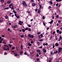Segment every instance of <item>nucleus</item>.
<instances>
[{
    "label": "nucleus",
    "mask_w": 62,
    "mask_h": 62,
    "mask_svg": "<svg viewBox=\"0 0 62 62\" xmlns=\"http://www.w3.org/2000/svg\"><path fill=\"white\" fill-rule=\"evenodd\" d=\"M11 52H12V53H14V54L15 56H19V55H17V54L14 53V51H11Z\"/></svg>",
    "instance_id": "f257e3e1"
},
{
    "label": "nucleus",
    "mask_w": 62,
    "mask_h": 62,
    "mask_svg": "<svg viewBox=\"0 0 62 62\" xmlns=\"http://www.w3.org/2000/svg\"><path fill=\"white\" fill-rule=\"evenodd\" d=\"M23 23V22H22L21 21H20L19 23V24H20V25H22V24Z\"/></svg>",
    "instance_id": "f03ea898"
},
{
    "label": "nucleus",
    "mask_w": 62,
    "mask_h": 62,
    "mask_svg": "<svg viewBox=\"0 0 62 62\" xmlns=\"http://www.w3.org/2000/svg\"><path fill=\"white\" fill-rule=\"evenodd\" d=\"M55 46H59V44L58 43H56L55 44H54Z\"/></svg>",
    "instance_id": "7ed1b4c3"
},
{
    "label": "nucleus",
    "mask_w": 62,
    "mask_h": 62,
    "mask_svg": "<svg viewBox=\"0 0 62 62\" xmlns=\"http://www.w3.org/2000/svg\"><path fill=\"white\" fill-rule=\"evenodd\" d=\"M18 27V25H16L15 26H13V27L14 28H16V27Z\"/></svg>",
    "instance_id": "20e7f679"
},
{
    "label": "nucleus",
    "mask_w": 62,
    "mask_h": 62,
    "mask_svg": "<svg viewBox=\"0 0 62 62\" xmlns=\"http://www.w3.org/2000/svg\"><path fill=\"white\" fill-rule=\"evenodd\" d=\"M32 7H35L36 6V4L34 3H32Z\"/></svg>",
    "instance_id": "39448f33"
},
{
    "label": "nucleus",
    "mask_w": 62,
    "mask_h": 62,
    "mask_svg": "<svg viewBox=\"0 0 62 62\" xmlns=\"http://www.w3.org/2000/svg\"><path fill=\"white\" fill-rule=\"evenodd\" d=\"M10 3H11V1L10 0H9L7 2V3L8 4H10Z\"/></svg>",
    "instance_id": "423d86ee"
},
{
    "label": "nucleus",
    "mask_w": 62,
    "mask_h": 62,
    "mask_svg": "<svg viewBox=\"0 0 62 62\" xmlns=\"http://www.w3.org/2000/svg\"><path fill=\"white\" fill-rule=\"evenodd\" d=\"M43 52H44L45 53H46V49H45V48H43Z\"/></svg>",
    "instance_id": "0eeeda50"
},
{
    "label": "nucleus",
    "mask_w": 62,
    "mask_h": 62,
    "mask_svg": "<svg viewBox=\"0 0 62 62\" xmlns=\"http://www.w3.org/2000/svg\"><path fill=\"white\" fill-rule=\"evenodd\" d=\"M37 52L38 53H39V52H41L40 50L39 49H37L36 50Z\"/></svg>",
    "instance_id": "6e6552de"
},
{
    "label": "nucleus",
    "mask_w": 62,
    "mask_h": 62,
    "mask_svg": "<svg viewBox=\"0 0 62 62\" xmlns=\"http://www.w3.org/2000/svg\"><path fill=\"white\" fill-rule=\"evenodd\" d=\"M25 2V1H23L22 2V4L23 5H24L26 3Z\"/></svg>",
    "instance_id": "1a4fd4ad"
},
{
    "label": "nucleus",
    "mask_w": 62,
    "mask_h": 62,
    "mask_svg": "<svg viewBox=\"0 0 62 62\" xmlns=\"http://www.w3.org/2000/svg\"><path fill=\"white\" fill-rule=\"evenodd\" d=\"M3 49L4 50H5V51H7V47H4L3 48Z\"/></svg>",
    "instance_id": "9d476101"
},
{
    "label": "nucleus",
    "mask_w": 62,
    "mask_h": 62,
    "mask_svg": "<svg viewBox=\"0 0 62 62\" xmlns=\"http://www.w3.org/2000/svg\"><path fill=\"white\" fill-rule=\"evenodd\" d=\"M1 7L2 8H5L6 7V6L4 5H1Z\"/></svg>",
    "instance_id": "9b49d317"
},
{
    "label": "nucleus",
    "mask_w": 62,
    "mask_h": 62,
    "mask_svg": "<svg viewBox=\"0 0 62 62\" xmlns=\"http://www.w3.org/2000/svg\"><path fill=\"white\" fill-rule=\"evenodd\" d=\"M23 6H24V7H27V4H26V3L24 4Z\"/></svg>",
    "instance_id": "f8f14e48"
},
{
    "label": "nucleus",
    "mask_w": 62,
    "mask_h": 62,
    "mask_svg": "<svg viewBox=\"0 0 62 62\" xmlns=\"http://www.w3.org/2000/svg\"><path fill=\"white\" fill-rule=\"evenodd\" d=\"M7 30H8V31H9L10 32H12V31H10V29H9V28H8V29Z\"/></svg>",
    "instance_id": "ddd939ff"
},
{
    "label": "nucleus",
    "mask_w": 62,
    "mask_h": 62,
    "mask_svg": "<svg viewBox=\"0 0 62 62\" xmlns=\"http://www.w3.org/2000/svg\"><path fill=\"white\" fill-rule=\"evenodd\" d=\"M49 2L51 5H53V2L51 1H49Z\"/></svg>",
    "instance_id": "4468645a"
},
{
    "label": "nucleus",
    "mask_w": 62,
    "mask_h": 62,
    "mask_svg": "<svg viewBox=\"0 0 62 62\" xmlns=\"http://www.w3.org/2000/svg\"><path fill=\"white\" fill-rule=\"evenodd\" d=\"M31 31V29L30 28H29L28 29V31L30 32V31Z\"/></svg>",
    "instance_id": "2eb2a0df"
},
{
    "label": "nucleus",
    "mask_w": 62,
    "mask_h": 62,
    "mask_svg": "<svg viewBox=\"0 0 62 62\" xmlns=\"http://www.w3.org/2000/svg\"><path fill=\"white\" fill-rule=\"evenodd\" d=\"M38 13H39V14H40V12H40V10H38Z\"/></svg>",
    "instance_id": "dca6fc26"
},
{
    "label": "nucleus",
    "mask_w": 62,
    "mask_h": 62,
    "mask_svg": "<svg viewBox=\"0 0 62 62\" xmlns=\"http://www.w3.org/2000/svg\"><path fill=\"white\" fill-rule=\"evenodd\" d=\"M31 34H28V37H29V38H31Z\"/></svg>",
    "instance_id": "f3484780"
},
{
    "label": "nucleus",
    "mask_w": 62,
    "mask_h": 62,
    "mask_svg": "<svg viewBox=\"0 0 62 62\" xmlns=\"http://www.w3.org/2000/svg\"><path fill=\"white\" fill-rule=\"evenodd\" d=\"M57 52H58V51H57L55 52H54V53L53 54H57Z\"/></svg>",
    "instance_id": "a211bd4d"
},
{
    "label": "nucleus",
    "mask_w": 62,
    "mask_h": 62,
    "mask_svg": "<svg viewBox=\"0 0 62 62\" xmlns=\"http://www.w3.org/2000/svg\"><path fill=\"white\" fill-rule=\"evenodd\" d=\"M23 51H21L20 53V54L21 55V54H23Z\"/></svg>",
    "instance_id": "6ab92c4d"
},
{
    "label": "nucleus",
    "mask_w": 62,
    "mask_h": 62,
    "mask_svg": "<svg viewBox=\"0 0 62 62\" xmlns=\"http://www.w3.org/2000/svg\"><path fill=\"white\" fill-rule=\"evenodd\" d=\"M16 18H17V19H19V18H20V17L19 16H16Z\"/></svg>",
    "instance_id": "aec40b11"
},
{
    "label": "nucleus",
    "mask_w": 62,
    "mask_h": 62,
    "mask_svg": "<svg viewBox=\"0 0 62 62\" xmlns=\"http://www.w3.org/2000/svg\"><path fill=\"white\" fill-rule=\"evenodd\" d=\"M8 46H9V47L10 48H11V46H12V45H10V44H8Z\"/></svg>",
    "instance_id": "412c9836"
},
{
    "label": "nucleus",
    "mask_w": 62,
    "mask_h": 62,
    "mask_svg": "<svg viewBox=\"0 0 62 62\" xmlns=\"http://www.w3.org/2000/svg\"><path fill=\"white\" fill-rule=\"evenodd\" d=\"M53 23V20H52V21H51L50 22H49V23L51 24V23Z\"/></svg>",
    "instance_id": "4be33fe9"
},
{
    "label": "nucleus",
    "mask_w": 62,
    "mask_h": 62,
    "mask_svg": "<svg viewBox=\"0 0 62 62\" xmlns=\"http://www.w3.org/2000/svg\"><path fill=\"white\" fill-rule=\"evenodd\" d=\"M39 9H41V5H40V4H39Z\"/></svg>",
    "instance_id": "5701e85b"
},
{
    "label": "nucleus",
    "mask_w": 62,
    "mask_h": 62,
    "mask_svg": "<svg viewBox=\"0 0 62 62\" xmlns=\"http://www.w3.org/2000/svg\"><path fill=\"white\" fill-rule=\"evenodd\" d=\"M31 37L32 39H33V38L34 37V36L33 35H31Z\"/></svg>",
    "instance_id": "b1692460"
},
{
    "label": "nucleus",
    "mask_w": 62,
    "mask_h": 62,
    "mask_svg": "<svg viewBox=\"0 0 62 62\" xmlns=\"http://www.w3.org/2000/svg\"><path fill=\"white\" fill-rule=\"evenodd\" d=\"M32 44H31L29 43L28 44V45L29 46H32Z\"/></svg>",
    "instance_id": "393cba45"
},
{
    "label": "nucleus",
    "mask_w": 62,
    "mask_h": 62,
    "mask_svg": "<svg viewBox=\"0 0 62 62\" xmlns=\"http://www.w3.org/2000/svg\"><path fill=\"white\" fill-rule=\"evenodd\" d=\"M52 46H53V48H54V43L53 44V45H52Z\"/></svg>",
    "instance_id": "a878e982"
},
{
    "label": "nucleus",
    "mask_w": 62,
    "mask_h": 62,
    "mask_svg": "<svg viewBox=\"0 0 62 62\" xmlns=\"http://www.w3.org/2000/svg\"><path fill=\"white\" fill-rule=\"evenodd\" d=\"M5 18L7 19H8V16H5Z\"/></svg>",
    "instance_id": "bb28decb"
},
{
    "label": "nucleus",
    "mask_w": 62,
    "mask_h": 62,
    "mask_svg": "<svg viewBox=\"0 0 62 62\" xmlns=\"http://www.w3.org/2000/svg\"><path fill=\"white\" fill-rule=\"evenodd\" d=\"M9 8L8 7H7L6 8H4L5 9H8Z\"/></svg>",
    "instance_id": "cd10ccee"
},
{
    "label": "nucleus",
    "mask_w": 62,
    "mask_h": 62,
    "mask_svg": "<svg viewBox=\"0 0 62 62\" xmlns=\"http://www.w3.org/2000/svg\"><path fill=\"white\" fill-rule=\"evenodd\" d=\"M56 31L57 33H58L59 32V30H56Z\"/></svg>",
    "instance_id": "c85d7f7f"
},
{
    "label": "nucleus",
    "mask_w": 62,
    "mask_h": 62,
    "mask_svg": "<svg viewBox=\"0 0 62 62\" xmlns=\"http://www.w3.org/2000/svg\"><path fill=\"white\" fill-rule=\"evenodd\" d=\"M22 30L23 32H25V30L24 29H22Z\"/></svg>",
    "instance_id": "c756f323"
},
{
    "label": "nucleus",
    "mask_w": 62,
    "mask_h": 62,
    "mask_svg": "<svg viewBox=\"0 0 62 62\" xmlns=\"http://www.w3.org/2000/svg\"><path fill=\"white\" fill-rule=\"evenodd\" d=\"M58 50H62V48H61V47H59L58 48Z\"/></svg>",
    "instance_id": "7c9ffc66"
},
{
    "label": "nucleus",
    "mask_w": 62,
    "mask_h": 62,
    "mask_svg": "<svg viewBox=\"0 0 62 62\" xmlns=\"http://www.w3.org/2000/svg\"><path fill=\"white\" fill-rule=\"evenodd\" d=\"M7 50H8V51H9V47L8 46V47H7Z\"/></svg>",
    "instance_id": "2f4dec72"
},
{
    "label": "nucleus",
    "mask_w": 62,
    "mask_h": 62,
    "mask_svg": "<svg viewBox=\"0 0 62 62\" xmlns=\"http://www.w3.org/2000/svg\"><path fill=\"white\" fill-rule=\"evenodd\" d=\"M43 39H40L39 40V41H42L43 40Z\"/></svg>",
    "instance_id": "473e14b6"
},
{
    "label": "nucleus",
    "mask_w": 62,
    "mask_h": 62,
    "mask_svg": "<svg viewBox=\"0 0 62 62\" xmlns=\"http://www.w3.org/2000/svg\"><path fill=\"white\" fill-rule=\"evenodd\" d=\"M56 18H57V19H58V17H59V15H57L56 16Z\"/></svg>",
    "instance_id": "72a5a7b5"
},
{
    "label": "nucleus",
    "mask_w": 62,
    "mask_h": 62,
    "mask_svg": "<svg viewBox=\"0 0 62 62\" xmlns=\"http://www.w3.org/2000/svg\"><path fill=\"white\" fill-rule=\"evenodd\" d=\"M21 38H23L24 37V35H21Z\"/></svg>",
    "instance_id": "f704fd0d"
},
{
    "label": "nucleus",
    "mask_w": 62,
    "mask_h": 62,
    "mask_svg": "<svg viewBox=\"0 0 62 62\" xmlns=\"http://www.w3.org/2000/svg\"><path fill=\"white\" fill-rule=\"evenodd\" d=\"M1 1V2H2V3H4V0H0Z\"/></svg>",
    "instance_id": "c9c22d12"
},
{
    "label": "nucleus",
    "mask_w": 62,
    "mask_h": 62,
    "mask_svg": "<svg viewBox=\"0 0 62 62\" xmlns=\"http://www.w3.org/2000/svg\"><path fill=\"white\" fill-rule=\"evenodd\" d=\"M37 43L38 44V46H39V44H40V43L39 42H38Z\"/></svg>",
    "instance_id": "e433bc0d"
},
{
    "label": "nucleus",
    "mask_w": 62,
    "mask_h": 62,
    "mask_svg": "<svg viewBox=\"0 0 62 62\" xmlns=\"http://www.w3.org/2000/svg\"><path fill=\"white\" fill-rule=\"evenodd\" d=\"M59 39H62V38L61 36H60L59 37Z\"/></svg>",
    "instance_id": "4c0bfd02"
},
{
    "label": "nucleus",
    "mask_w": 62,
    "mask_h": 62,
    "mask_svg": "<svg viewBox=\"0 0 62 62\" xmlns=\"http://www.w3.org/2000/svg\"><path fill=\"white\" fill-rule=\"evenodd\" d=\"M40 33H41L40 32H37V34L38 35H39V34H40Z\"/></svg>",
    "instance_id": "58836bf2"
},
{
    "label": "nucleus",
    "mask_w": 62,
    "mask_h": 62,
    "mask_svg": "<svg viewBox=\"0 0 62 62\" xmlns=\"http://www.w3.org/2000/svg\"><path fill=\"white\" fill-rule=\"evenodd\" d=\"M24 54H25V55H27V54L26 53V52H25L24 53Z\"/></svg>",
    "instance_id": "ea45409f"
},
{
    "label": "nucleus",
    "mask_w": 62,
    "mask_h": 62,
    "mask_svg": "<svg viewBox=\"0 0 62 62\" xmlns=\"http://www.w3.org/2000/svg\"><path fill=\"white\" fill-rule=\"evenodd\" d=\"M28 28H26L25 29V30H28Z\"/></svg>",
    "instance_id": "a19ab883"
},
{
    "label": "nucleus",
    "mask_w": 62,
    "mask_h": 62,
    "mask_svg": "<svg viewBox=\"0 0 62 62\" xmlns=\"http://www.w3.org/2000/svg\"><path fill=\"white\" fill-rule=\"evenodd\" d=\"M13 12H14V13H17L15 11V10L13 11Z\"/></svg>",
    "instance_id": "79ce46f5"
},
{
    "label": "nucleus",
    "mask_w": 62,
    "mask_h": 62,
    "mask_svg": "<svg viewBox=\"0 0 62 62\" xmlns=\"http://www.w3.org/2000/svg\"><path fill=\"white\" fill-rule=\"evenodd\" d=\"M55 31H54L53 32V35H54V34H55Z\"/></svg>",
    "instance_id": "37998d69"
},
{
    "label": "nucleus",
    "mask_w": 62,
    "mask_h": 62,
    "mask_svg": "<svg viewBox=\"0 0 62 62\" xmlns=\"http://www.w3.org/2000/svg\"><path fill=\"white\" fill-rule=\"evenodd\" d=\"M39 49H41L42 48V46H40L39 47Z\"/></svg>",
    "instance_id": "c03bdc74"
},
{
    "label": "nucleus",
    "mask_w": 62,
    "mask_h": 62,
    "mask_svg": "<svg viewBox=\"0 0 62 62\" xmlns=\"http://www.w3.org/2000/svg\"><path fill=\"white\" fill-rule=\"evenodd\" d=\"M4 54V55H7V52H5Z\"/></svg>",
    "instance_id": "a18cd8bd"
},
{
    "label": "nucleus",
    "mask_w": 62,
    "mask_h": 62,
    "mask_svg": "<svg viewBox=\"0 0 62 62\" xmlns=\"http://www.w3.org/2000/svg\"><path fill=\"white\" fill-rule=\"evenodd\" d=\"M15 49V47L13 46L12 47V49Z\"/></svg>",
    "instance_id": "49530a36"
},
{
    "label": "nucleus",
    "mask_w": 62,
    "mask_h": 62,
    "mask_svg": "<svg viewBox=\"0 0 62 62\" xmlns=\"http://www.w3.org/2000/svg\"><path fill=\"white\" fill-rule=\"evenodd\" d=\"M3 22V20H0V23H1Z\"/></svg>",
    "instance_id": "de8ad7c7"
},
{
    "label": "nucleus",
    "mask_w": 62,
    "mask_h": 62,
    "mask_svg": "<svg viewBox=\"0 0 62 62\" xmlns=\"http://www.w3.org/2000/svg\"><path fill=\"white\" fill-rule=\"evenodd\" d=\"M59 34H61V33H62V32H61V31H59Z\"/></svg>",
    "instance_id": "09e8293b"
},
{
    "label": "nucleus",
    "mask_w": 62,
    "mask_h": 62,
    "mask_svg": "<svg viewBox=\"0 0 62 62\" xmlns=\"http://www.w3.org/2000/svg\"><path fill=\"white\" fill-rule=\"evenodd\" d=\"M28 27H30L31 26V25H30L29 24H28Z\"/></svg>",
    "instance_id": "8fccbe9b"
},
{
    "label": "nucleus",
    "mask_w": 62,
    "mask_h": 62,
    "mask_svg": "<svg viewBox=\"0 0 62 62\" xmlns=\"http://www.w3.org/2000/svg\"><path fill=\"white\" fill-rule=\"evenodd\" d=\"M45 17H44V16H43V19H45Z\"/></svg>",
    "instance_id": "3c124183"
},
{
    "label": "nucleus",
    "mask_w": 62,
    "mask_h": 62,
    "mask_svg": "<svg viewBox=\"0 0 62 62\" xmlns=\"http://www.w3.org/2000/svg\"><path fill=\"white\" fill-rule=\"evenodd\" d=\"M31 44H33V41H31Z\"/></svg>",
    "instance_id": "603ef678"
},
{
    "label": "nucleus",
    "mask_w": 62,
    "mask_h": 62,
    "mask_svg": "<svg viewBox=\"0 0 62 62\" xmlns=\"http://www.w3.org/2000/svg\"><path fill=\"white\" fill-rule=\"evenodd\" d=\"M37 61H39V59L37 58Z\"/></svg>",
    "instance_id": "864d4df0"
},
{
    "label": "nucleus",
    "mask_w": 62,
    "mask_h": 62,
    "mask_svg": "<svg viewBox=\"0 0 62 62\" xmlns=\"http://www.w3.org/2000/svg\"><path fill=\"white\" fill-rule=\"evenodd\" d=\"M38 37L39 39H41V38H40V35H39L38 36Z\"/></svg>",
    "instance_id": "5fc2aeb1"
},
{
    "label": "nucleus",
    "mask_w": 62,
    "mask_h": 62,
    "mask_svg": "<svg viewBox=\"0 0 62 62\" xmlns=\"http://www.w3.org/2000/svg\"><path fill=\"white\" fill-rule=\"evenodd\" d=\"M40 36H41V37H43V35H42V34H40Z\"/></svg>",
    "instance_id": "6e6d98bb"
},
{
    "label": "nucleus",
    "mask_w": 62,
    "mask_h": 62,
    "mask_svg": "<svg viewBox=\"0 0 62 62\" xmlns=\"http://www.w3.org/2000/svg\"><path fill=\"white\" fill-rule=\"evenodd\" d=\"M47 30H48V29H49V27H47L46 28Z\"/></svg>",
    "instance_id": "4d7b16f0"
},
{
    "label": "nucleus",
    "mask_w": 62,
    "mask_h": 62,
    "mask_svg": "<svg viewBox=\"0 0 62 62\" xmlns=\"http://www.w3.org/2000/svg\"><path fill=\"white\" fill-rule=\"evenodd\" d=\"M17 14L15 13V16H16V17L17 16Z\"/></svg>",
    "instance_id": "13d9d810"
},
{
    "label": "nucleus",
    "mask_w": 62,
    "mask_h": 62,
    "mask_svg": "<svg viewBox=\"0 0 62 62\" xmlns=\"http://www.w3.org/2000/svg\"><path fill=\"white\" fill-rule=\"evenodd\" d=\"M36 56L37 57H39V54H37L36 55Z\"/></svg>",
    "instance_id": "bf43d9fd"
},
{
    "label": "nucleus",
    "mask_w": 62,
    "mask_h": 62,
    "mask_svg": "<svg viewBox=\"0 0 62 62\" xmlns=\"http://www.w3.org/2000/svg\"><path fill=\"white\" fill-rule=\"evenodd\" d=\"M12 3H11V4H10L9 5V6H12Z\"/></svg>",
    "instance_id": "052dcab7"
},
{
    "label": "nucleus",
    "mask_w": 62,
    "mask_h": 62,
    "mask_svg": "<svg viewBox=\"0 0 62 62\" xmlns=\"http://www.w3.org/2000/svg\"><path fill=\"white\" fill-rule=\"evenodd\" d=\"M5 46H6V47H8V46L7 45H5Z\"/></svg>",
    "instance_id": "680f3d73"
},
{
    "label": "nucleus",
    "mask_w": 62,
    "mask_h": 62,
    "mask_svg": "<svg viewBox=\"0 0 62 62\" xmlns=\"http://www.w3.org/2000/svg\"><path fill=\"white\" fill-rule=\"evenodd\" d=\"M50 53H51V55H52L53 54V52H51Z\"/></svg>",
    "instance_id": "e2e57ef3"
},
{
    "label": "nucleus",
    "mask_w": 62,
    "mask_h": 62,
    "mask_svg": "<svg viewBox=\"0 0 62 62\" xmlns=\"http://www.w3.org/2000/svg\"><path fill=\"white\" fill-rule=\"evenodd\" d=\"M58 22L59 23H61V20H58Z\"/></svg>",
    "instance_id": "0e129e2a"
},
{
    "label": "nucleus",
    "mask_w": 62,
    "mask_h": 62,
    "mask_svg": "<svg viewBox=\"0 0 62 62\" xmlns=\"http://www.w3.org/2000/svg\"><path fill=\"white\" fill-rule=\"evenodd\" d=\"M12 8L13 10H14V7Z\"/></svg>",
    "instance_id": "69168bd1"
},
{
    "label": "nucleus",
    "mask_w": 62,
    "mask_h": 62,
    "mask_svg": "<svg viewBox=\"0 0 62 62\" xmlns=\"http://www.w3.org/2000/svg\"><path fill=\"white\" fill-rule=\"evenodd\" d=\"M27 55L28 56V57H30V55H29V54H27Z\"/></svg>",
    "instance_id": "338daca9"
},
{
    "label": "nucleus",
    "mask_w": 62,
    "mask_h": 62,
    "mask_svg": "<svg viewBox=\"0 0 62 62\" xmlns=\"http://www.w3.org/2000/svg\"><path fill=\"white\" fill-rule=\"evenodd\" d=\"M55 40H57V38H55Z\"/></svg>",
    "instance_id": "774afa93"
}]
</instances>
